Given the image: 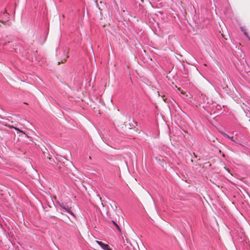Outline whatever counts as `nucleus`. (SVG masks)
Here are the masks:
<instances>
[{
	"label": "nucleus",
	"instance_id": "5",
	"mask_svg": "<svg viewBox=\"0 0 250 250\" xmlns=\"http://www.w3.org/2000/svg\"><path fill=\"white\" fill-rule=\"evenodd\" d=\"M241 30L242 32H243L244 35L248 38L249 40L250 41V37L248 35V34L247 33L246 30L244 29V28L243 27H241Z\"/></svg>",
	"mask_w": 250,
	"mask_h": 250
},
{
	"label": "nucleus",
	"instance_id": "8",
	"mask_svg": "<svg viewBox=\"0 0 250 250\" xmlns=\"http://www.w3.org/2000/svg\"><path fill=\"white\" fill-rule=\"evenodd\" d=\"M179 3L181 5V6L182 7V8L184 10H185V6L184 5V3L183 2L181 1V0H179Z\"/></svg>",
	"mask_w": 250,
	"mask_h": 250
},
{
	"label": "nucleus",
	"instance_id": "16",
	"mask_svg": "<svg viewBox=\"0 0 250 250\" xmlns=\"http://www.w3.org/2000/svg\"><path fill=\"white\" fill-rule=\"evenodd\" d=\"M0 118H1V119L2 118L0 115Z\"/></svg>",
	"mask_w": 250,
	"mask_h": 250
},
{
	"label": "nucleus",
	"instance_id": "7",
	"mask_svg": "<svg viewBox=\"0 0 250 250\" xmlns=\"http://www.w3.org/2000/svg\"><path fill=\"white\" fill-rule=\"evenodd\" d=\"M67 164H66L65 165L67 166H72L73 165H72V163L69 161L68 160L65 159V158H63V159Z\"/></svg>",
	"mask_w": 250,
	"mask_h": 250
},
{
	"label": "nucleus",
	"instance_id": "1",
	"mask_svg": "<svg viewBox=\"0 0 250 250\" xmlns=\"http://www.w3.org/2000/svg\"><path fill=\"white\" fill-rule=\"evenodd\" d=\"M60 206L62 208L66 210L67 212L70 213L71 215L75 217V214L73 213L71 209V207L64 204V203L60 204Z\"/></svg>",
	"mask_w": 250,
	"mask_h": 250
},
{
	"label": "nucleus",
	"instance_id": "11",
	"mask_svg": "<svg viewBox=\"0 0 250 250\" xmlns=\"http://www.w3.org/2000/svg\"><path fill=\"white\" fill-rule=\"evenodd\" d=\"M115 208L116 209H117V208L116 205H115Z\"/></svg>",
	"mask_w": 250,
	"mask_h": 250
},
{
	"label": "nucleus",
	"instance_id": "3",
	"mask_svg": "<svg viewBox=\"0 0 250 250\" xmlns=\"http://www.w3.org/2000/svg\"><path fill=\"white\" fill-rule=\"evenodd\" d=\"M96 243H97L99 245L101 246V247L104 250H112L110 248L109 246L106 244H104L101 241H95Z\"/></svg>",
	"mask_w": 250,
	"mask_h": 250
},
{
	"label": "nucleus",
	"instance_id": "4",
	"mask_svg": "<svg viewBox=\"0 0 250 250\" xmlns=\"http://www.w3.org/2000/svg\"><path fill=\"white\" fill-rule=\"evenodd\" d=\"M6 126H7L8 127H9L10 128H13L14 129H15L16 130H17L18 132H21V133H24V131H23L22 130L20 129L19 128L16 127H15L13 125H5Z\"/></svg>",
	"mask_w": 250,
	"mask_h": 250
},
{
	"label": "nucleus",
	"instance_id": "12",
	"mask_svg": "<svg viewBox=\"0 0 250 250\" xmlns=\"http://www.w3.org/2000/svg\"><path fill=\"white\" fill-rule=\"evenodd\" d=\"M62 163H63V164H65V162L64 161H62Z\"/></svg>",
	"mask_w": 250,
	"mask_h": 250
},
{
	"label": "nucleus",
	"instance_id": "13",
	"mask_svg": "<svg viewBox=\"0 0 250 250\" xmlns=\"http://www.w3.org/2000/svg\"><path fill=\"white\" fill-rule=\"evenodd\" d=\"M194 156L197 157L195 154L194 153Z\"/></svg>",
	"mask_w": 250,
	"mask_h": 250
},
{
	"label": "nucleus",
	"instance_id": "9",
	"mask_svg": "<svg viewBox=\"0 0 250 250\" xmlns=\"http://www.w3.org/2000/svg\"><path fill=\"white\" fill-rule=\"evenodd\" d=\"M112 222L113 223V224L115 225V226L116 227V228L118 229L119 231H120V228L119 227V226L117 224V223L114 222V221H112Z\"/></svg>",
	"mask_w": 250,
	"mask_h": 250
},
{
	"label": "nucleus",
	"instance_id": "6",
	"mask_svg": "<svg viewBox=\"0 0 250 250\" xmlns=\"http://www.w3.org/2000/svg\"><path fill=\"white\" fill-rule=\"evenodd\" d=\"M223 135H224L225 137L230 139L231 141H234V139H233V137H230L229 135H228V134H226V133H223Z\"/></svg>",
	"mask_w": 250,
	"mask_h": 250
},
{
	"label": "nucleus",
	"instance_id": "10",
	"mask_svg": "<svg viewBox=\"0 0 250 250\" xmlns=\"http://www.w3.org/2000/svg\"><path fill=\"white\" fill-rule=\"evenodd\" d=\"M22 133L25 135L26 137L29 138V136H28V135L27 134H26L24 132V133Z\"/></svg>",
	"mask_w": 250,
	"mask_h": 250
},
{
	"label": "nucleus",
	"instance_id": "14",
	"mask_svg": "<svg viewBox=\"0 0 250 250\" xmlns=\"http://www.w3.org/2000/svg\"><path fill=\"white\" fill-rule=\"evenodd\" d=\"M222 36L223 37H224V35H223V34H222Z\"/></svg>",
	"mask_w": 250,
	"mask_h": 250
},
{
	"label": "nucleus",
	"instance_id": "15",
	"mask_svg": "<svg viewBox=\"0 0 250 250\" xmlns=\"http://www.w3.org/2000/svg\"><path fill=\"white\" fill-rule=\"evenodd\" d=\"M89 159H91V157H90V156H89Z\"/></svg>",
	"mask_w": 250,
	"mask_h": 250
},
{
	"label": "nucleus",
	"instance_id": "2",
	"mask_svg": "<svg viewBox=\"0 0 250 250\" xmlns=\"http://www.w3.org/2000/svg\"><path fill=\"white\" fill-rule=\"evenodd\" d=\"M61 219L62 221L69 225H71L72 223V221L70 219V218L63 212L61 213Z\"/></svg>",
	"mask_w": 250,
	"mask_h": 250
}]
</instances>
